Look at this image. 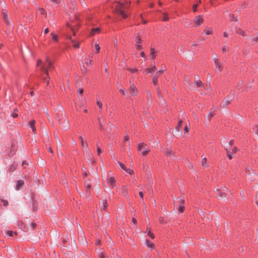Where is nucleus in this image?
<instances>
[{
	"mask_svg": "<svg viewBox=\"0 0 258 258\" xmlns=\"http://www.w3.org/2000/svg\"><path fill=\"white\" fill-rule=\"evenodd\" d=\"M243 82L242 81H239L238 83V85H237V86L236 89L240 90L239 86L240 85H242L243 84Z\"/></svg>",
	"mask_w": 258,
	"mask_h": 258,
	"instance_id": "49",
	"label": "nucleus"
},
{
	"mask_svg": "<svg viewBox=\"0 0 258 258\" xmlns=\"http://www.w3.org/2000/svg\"><path fill=\"white\" fill-rule=\"evenodd\" d=\"M108 182L112 186H114L113 184L115 183V178L113 177H110L108 179Z\"/></svg>",
	"mask_w": 258,
	"mask_h": 258,
	"instance_id": "28",
	"label": "nucleus"
},
{
	"mask_svg": "<svg viewBox=\"0 0 258 258\" xmlns=\"http://www.w3.org/2000/svg\"><path fill=\"white\" fill-rule=\"evenodd\" d=\"M35 120H34V119L31 120L30 121V126H35V125H34V124H35Z\"/></svg>",
	"mask_w": 258,
	"mask_h": 258,
	"instance_id": "59",
	"label": "nucleus"
},
{
	"mask_svg": "<svg viewBox=\"0 0 258 258\" xmlns=\"http://www.w3.org/2000/svg\"><path fill=\"white\" fill-rule=\"evenodd\" d=\"M95 48L96 50V52H99L100 49V47L98 44H95Z\"/></svg>",
	"mask_w": 258,
	"mask_h": 258,
	"instance_id": "43",
	"label": "nucleus"
},
{
	"mask_svg": "<svg viewBox=\"0 0 258 258\" xmlns=\"http://www.w3.org/2000/svg\"><path fill=\"white\" fill-rule=\"evenodd\" d=\"M235 30L237 34H239L242 36H245L246 35L245 32L240 28H235Z\"/></svg>",
	"mask_w": 258,
	"mask_h": 258,
	"instance_id": "17",
	"label": "nucleus"
},
{
	"mask_svg": "<svg viewBox=\"0 0 258 258\" xmlns=\"http://www.w3.org/2000/svg\"><path fill=\"white\" fill-rule=\"evenodd\" d=\"M165 154L166 155L167 157H170L172 155V151L169 149H166L165 151Z\"/></svg>",
	"mask_w": 258,
	"mask_h": 258,
	"instance_id": "27",
	"label": "nucleus"
},
{
	"mask_svg": "<svg viewBox=\"0 0 258 258\" xmlns=\"http://www.w3.org/2000/svg\"><path fill=\"white\" fill-rule=\"evenodd\" d=\"M127 70L128 71H130L131 73H135L138 71V70L137 68H134V69L128 68Z\"/></svg>",
	"mask_w": 258,
	"mask_h": 258,
	"instance_id": "37",
	"label": "nucleus"
},
{
	"mask_svg": "<svg viewBox=\"0 0 258 258\" xmlns=\"http://www.w3.org/2000/svg\"><path fill=\"white\" fill-rule=\"evenodd\" d=\"M97 151L98 155H100L102 152L101 149L99 147H97Z\"/></svg>",
	"mask_w": 258,
	"mask_h": 258,
	"instance_id": "60",
	"label": "nucleus"
},
{
	"mask_svg": "<svg viewBox=\"0 0 258 258\" xmlns=\"http://www.w3.org/2000/svg\"><path fill=\"white\" fill-rule=\"evenodd\" d=\"M229 50V47L228 46L225 45L222 48V51L223 52H226Z\"/></svg>",
	"mask_w": 258,
	"mask_h": 258,
	"instance_id": "42",
	"label": "nucleus"
},
{
	"mask_svg": "<svg viewBox=\"0 0 258 258\" xmlns=\"http://www.w3.org/2000/svg\"><path fill=\"white\" fill-rule=\"evenodd\" d=\"M56 118L59 121V123H60V122H62L63 121V119H62V116L61 114L59 115L58 114H57Z\"/></svg>",
	"mask_w": 258,
	"mask_h": 258,
	"instance_id": "40",
	"label": "nucleus"
},
{
	"mask_svg": "<svg viewBox=\"0 0 258 258\" xmlns=\"http://www.w3.org/2000/svg\"><path fill=\"white\" fill-rule=\"evenodd\" d=\"M229 19L231 21H237V20H235V17H234L233 14H230L229 15Z\"/></svg>",
	"mask_w": 258,
	"mask_h": 258,
	"instance_id": "46",
	"label": "nucleus"
},
{
	"mask_svg": "<svg viewBox=\"0 0 258 258\" xmlns=\"http://www.w3.org/2000/svg\"><path fill=\"white\" fill-rule=\"evenodd\" d=\"M178 209L180 212L183 213L184 210V205H179Z\"/></svg>",
	"mask_w": 258,
	"mask_h": 258,
	"instance_id": "34",
	"label": "nucleus"
},
{
	"mask_svg": "<svg viewBox=\"0 0 258 258\" xmlns=\"http://www.w3.org/2000/svg\"><path fill=\"white\" fill-rule=\"evenodd\" d=\"M18 165L16 163H13L10 166L7 167V171L9 172H11L15 170L17 168Z\"/></svg>",
	"mask_w": 258,
	"mask_h": 258,
	"instance_id": "13",
	"label": "nucleus"
},
{
	"mask_svg": "<svg viewBox=\"0 0 258 258\" xmlns=\"http://www.w3.org/2000/svg\"><path fill=\"white\" fill-rule=\"evenodd\" d=\"M39 10L40 11L41 15H44L46 14V12L44 9L41 8L39 9Z\"/></svg>",
	"mask_w": 258,
	"mask_h": 258,
	"instance_id": "41",
	"label": "nucleus"
},
{
	"mask_svg": "<svg viewBox=\"0 0 258 258\" xmlns=\"http://www.w3.org/2000/svg\"><path fill=\"white\" fill-rule=\"evenodd\" d=\"M237 150V148L236 147H234L233 148V149H232V152H231L234 154V153L236 152Z\"/></svg>",
	"mask_w": 258,
	"mask_h": 258,
	"instance_id": "63",
	"label": "nucleus"
},
{
	"mask_svg": "<svg viewBox=\"0 0 258 258\" xmlns=\"http://www.w3.org/2000/svg\"><path fill=\"white\" fill-rule=\"evenodd\" d=\"M24 184V182L23 180H18L16 184L15 189L16 190H19L21 187Z\"/></svg>",
	"mask_w": 258,
	"mask_h": 258,
	"instance_id": "15",
	"label": "nucleus"
},
{
	"mask_svg": "<svg viewBox=\"0 0 258 258\" xmlns=\"http://www.w3.org/2000/svg\"><path fill=\"white\" fill-rule=\"evenodd\" d=\"M7 234L9 237H12L13 236L14 234L16 235L17 233L16 232L14 233L13 231H8L7 232Z\"/></svg>",
	"mask_w": 258,
	"mask_h": 258,
	"instance_id": "32",
	"label": "nucleus"
},
{
	"mask_svg": "<svg viewBox=\"0 0 258 258\" xmlns=\"http://www.w3.org/2000/svg\"><path fill=\"white\" fill-rule=\"evenodd\" d=\"M245 172L247 174L248 176V178L250 180L253 181L254 180V178L253 177H251L250 175L251 173L252 174V175L254 176H256V174L255 172L250 167H247L245 168Z\"/></svg>",
	"mask_w": 258,
	"mask_h": 258,
	"instance_id": "7",
	"label": "nucleus"
},
{
	"mask_svg": "<svg viewBox=\"0 0 258 258\" xmlns=\"http://www.w3.org/2000/svg\"><path fill=\"white\" fill-rule=\"evenodd\" d=\"M2 16L3 18V20L4 22L8 27V29L10 30H12L14 28L13 26L12 25L10 21V19L8 14V12L5 9H3L2 11Z\"/></svg>",
	"mask_w": 258,
	"mask_h": 258,
	"instance_id": "2",
	"label": "nucleus"
},
{
	"mask_svg": "<svg viewBox=\"0 0 258 258\" xmlns=\"http://www.w3.org/2000/svg\"><path fill=\"white\" fill-rule=\"evenodd\" d=\"M146 146L147 145L143 142L140 143L138 146V151L139 152L141 151L143 149V148Z\"/></svg>",
	"mask_w": 258,
	"mask_h": 258,
	"instance_id": "22",
	"label": "nucleus"
},
{
	"mask_svg": "<svg viewBox=\"0 0 258 258\" xmlns=\"http://www.w3.org/2000/svg\"><path fill=\"white\" fill-rule=\"evenodd\" d=\"M213 29L212 28H206L204 30V33L206 35H210L212 33Z\"/></svg>",
	"mask_w": 258,
	"mask_h": 258,
	"instance_id": "21",
	"label": "nucleus"
},
{
	"mask_svg": "<svg viewBox=\"0 0 258 258\" xmlns=\"http://www.w3.org/2000/svg\"><path fill=\"white\" fill-rule=\"evenodd\" d=\"M98 121H99V126H100V129L101 130H103V126H102V124L101 122V120H100V118H98Z\"/></svg>",
	"mask_w": 258,
	"mask_h": 258,
	"instance_id": "54",
	"label": "nucleus"
},
{
	"mask_svg": "<svg viewBox=\"0 0 258 258\" xmlns=\"http://www.w3.org/2000/svg\"><path fill=\"white\" fill-rule=\"evenodd\" d=\"M130 175H132L134 173V171L131 169H127V171H125Z\"/></svg>",
	"mask_w": 258,
	"mask_h": 258,
	"instance_id": "51",
	"label": "nucleus"
},
{
	"mask_svg": "<svg viewBox=\"0 0 258 258\" xmlns=\"http://www.w3.org/2000/svg\"><path fill=\"white\" fill-rule=\"evenodd\" d=\"M252 41L254 43H256L258 42V32H257L256 35L255 37L252 38Z\"/></svg>",
	"mask_w": 258,
	"mask_h": 258,
	"instance_id": "35",
	"label": "nucleus"
},
{
	"mask_svg": "<svg viewBox=\"0 0 258 258\" xmlns=\"http://www.w3.org/2000/svg\"><path fill=\"white\" fill-rule=\"evenodd\" d=\"M149 152H150V149H149V148L148 147L142 152V155L143 156H145L147 154H148Z\"/></svg>",
	"mask_w": 258,
	"mask_h": 258,
	"instance_id": "33",
	"label": "nucleus"
},
{
	"mask_svg": "<svg viewBox=\"0 0 258 258\" xmlns=\"http://www.w3.org/2000/svg\"><path fill=\"white\" fill-rule=\"evenodd\" d=\"M17 150V146L15 144H13L11 146V148L10 152L8 153L9 156H13L15 154Z\"/></svg>",
	"mask_w": 258,
	"mask_h": 258,
	"instance_id": "12",
	"label": "nucleus"
},
{
	"mask_svg": "<svg viewBox=\"0 0 258 258\" xmlns=\"http://www.w3.org/2000/svg\"><path fill=\"white\" fill-rule=\"evenodd\" d=\"M193 22H194L196 26H199L202 24L204 22V19L203 15H199L198 16H196L195 17Z\"/></svg>",
	"mask_w": 258,
	"mask_h": 258,
	"instance_id": "8",
	"label": "nucleus"
},
{
	"mask_svg": "<svg viewBox=\"0 0 258 258\" xmlns=\"http://www.w3.org/2000/svg\"><path fill=\"white\" fill-rule=\"evenodd\" d=\"M155 71V64L154 63V66L151 68H147L145 70V72L148 74H152Z\"/></svg>",
	"mask_w": 258,
	"mask_h": 258,
	"instance_id": "18",
	"label": "nucleus"
},
{
	"mask_svg": "<svg viewBox=\"0 0 258 258\" xmlns=\"http://www.w3.org/2000/svg\"><path fill=\"white\" fill-rule=\"evenodd\" d=\"M147 97L148 100H149V99L152 100V99H151L152 95H151V93L149 91H148L147 92Z\"/></svg>",
	"mask_w": 258,
	"mask_h": 258,
	"instance_id": "44",
	"label": "nucleus"
},
{
	"mask_svg": "<svg viewBox=\"0 0 258 258\" xmlns=\"http://www.w3.org/2000/svg\"><path fill=\"white\" fill-rule=\"evenodd\" d=\"M92 63H93V60L92 59L90 60V61L89 62H88V61L85 62V64L87 66L90 65L91 66V67H92Z\"/></svg>",
	"mask_w": 258,
	"mask_h": 258,
	"instance_id": "50",
	"label": "nucleus"
},
{
	"mask_svg": "<svg viewBox=\"0 0 258 258\" xmlns=\"http://www.w3.org/2000/svg\"><path fill=\"white\" fill-rule=\"evenodd\" d=\"M199 76L197 75L195 76V85L197 87H201L203 86L204 84L199 79Z\"/></svg>",
	"mask_w": 258,
	"mask_h": 258,
	"instance_id": "11",
	"label": "nucleus"
},
{
	"mask_svg": "<svg viewBox=\"0 0 258 258\" xmlns=\"http://www.w3.org/2000/svg\"><path fill=\"white\" fill-rule=\"evenodd\" d=\"M234 97V93L231 92L230 93V94L226 97L225 101L223 102V105H225V106L228 105L230 103V102L232 101Z\"/></svg>",
	"mask_w": 258,
	"mask_h": 258,
	"instance_id": "6",
	"label": "nucleus"
},
{
	"mask_svg": "<svg viewBox=\"0 0 258 258\" xmlns=\"http://www.w3.org/2000/svg\"><path fill=\"white\" fill-rule=\"evenodd\" d=\"M198 4H195L193 5L192 10L194 12H197V11Z\"/></svg>",
	"mask_w": 258,
	"mask_h": 258,
	"instance_id": "53",
	"label": "nucleus"
},
{
	"mask_svg": "<svg viewBox=\"0 0 258 258\" xmlns=\"http://www.w3.org/2000/svg\"><path fill=\"white\" fill-rule=\"evenodd\" d=\"M162 19L163 21H167L168 20V17L167 16L164 15Z\"/></svg>",
	"mask_w": 258,
	"mask_h": 258,
	"instance_id": "57",
	"label": "nucleus"
},
{
	"mask_svg": "<svg viewBox=\"0 0 258 258\" xmlns=\"http://www.w3.org/2000/svg\"><path fill=\"white\" fill-rule=\"evenodd\" d=\"M11 115H12V116L13 118H16V117H18V114L17 113H16L13 112V113H12L11 114Z\"/></svg>",
	"mask_w": 258,
	"mask_h": 258,
	"instance_id": "62",
	"label": "nucleus"
},
{
	"mask_svg": "<svg viewBox=\"0 0 258 258\" xmlns=\"http://www.w3.org/2000/svg\"><path fill=\"white\" fill-rule=\"evenodd\" d=\"M124 7V5L120 2H117L116 4V11L117 13L123 19H125L128 17V14L125 13L123 11Z\"/></svg>",
	"mask_w": 258,
	"mask_h": 258,
	"instance_id": "3",
	"label": "nucleus"
},
{
	"mask_svg": "<svg viewBox=\"0 0 258 258\" xmlns=\"http://www.w3.org/2000/svg\"><path fill=\"white\" fill-rule=\"evenodd\" d=\"M119 92L122 94V95H124L125 94V90L124 89H119Z\"/></svg>",
	"mask_w": 258,
	"mask_h": 258,
	"instance_id": "64",
	"label": "nucleus"
},
{
	"mask_svg": "<svg viewBox=\"0 0 258 258\" xmlns=\"http://www.w3.org/2000/svg\"><path fill=\"white\" fill-rule=\"evenodd\" d=\"M118 163H119V166H120V167L124 171H127V168H126V167L125 166V165L121 163V162H118Z\"/></svg>",
	"mask_w": 258,
	"mask_h": 258,
	"instance_id": "38",
	"label": "nucleus"
},
{
	"mask_svg": "<svg viewBox=\"0 0 258 258\" xmlns=\"http://www.w3.org/2000/svg\"><path fill=\"white\" fill-rule=\"evenodd\" d=\"M178 200V203H179V205H183L185 201L184 199V197H178L177 199Z\"/></svg>",
	"mask_w": 258,
	"mask_h": 258,
	"instance_id": "25",
	"label": "nucleus"
},
{
	"mask_svg": "<svg viewBox=\"0 0 258 258\" xmlns=\"http://www.w3.org/2000/svg\"><path fill=\"white\" fill-rule=\"evenodd\" d=\"M103 206H101V208L102 210H105V209L107 208V201L106 200H104L103 201Z\"/></svg>",
	"mask_w": 258,
	"mask_h": 258,
	"instance_id": "31",
	"label": "nucleus"
},
{
	"mask_svg": "<svg viewBox=\"0 0 258 258\" xmlns=\"http://www.w3.org/2000/svg\"><path fill=\"white\" fill-rule=\"evenodd\" d=\"M85 187L87 189V190H88L91 188V184L89 183H85Z\"/></svg>",
	"mask_w": 258,
	"mask_h": 258,
	"instance_id": "52",
	"label": "nucleus"
},
{
	"mask_svg": "<svg viewBox=\"0 0 258 258\" xmlns=\"http://www.w3.org/2000/svg\"><path fill=\"white\" fill-rule=\"evenodd\" d=\"M97 104L99 108H102V102H101V100L100 99L97 100Z\"/></svg>",
	"mask_w": 258,
	"mask_h": 258,
	"instance_id": "45",
	"label": "nucleus"
},
{
	"mask_svg": "<svg viewBox=\"0 0 258 258\" xmlns=\"http://www.w3.org/2000/svg\"><path fill=\"white\" fill-rule=\"evenodd\" d=\"M147 235L152 239H154L155 237L154 234L152 232H151L150 231H149L148 232Z\"/></svg>",
	"mask_w": 258,
	"mask_h": 258,
	"instance_id": "39",
	"label": "nucleus"
},
{
	"mask_svg": "<svg viewBox=\"0 0 258 258\" xmlns=\"http://www.w3.org/2000/svg\"><path fill=\"white\" fill-rule=\"evenodd\" d=\"M79 139H80L81 141V144H82V145L83 147H85V143H84V142L83 141V137L80 136L79 137Z\"/></svg>",
	"mask_w": 258,
	"mask_h": 258,
	"instance_id": "48",
	"label": "nucleus"
},
{
	"mask_svg": "<svg viewBox=\"0 0 258 258\" xmlns=\"http://www.w3.org/2000/svg\"><path fill=\"white\" fill-rule=\"evenodd\" d=\"M183 25L184 26L187 28L192 27V22H183Z\"/></svg>",
	"mask_w": 258,
	"mask_h": 258,
	"instance_id": "30",
	"label": "nucleus"
},
{
	"mask_svg": "<svg viewBox=\"0 0 258 258\" xmlns=\"http://www.w3.org/2000/svg\"><path fill=\"white\" fill-rule=\"evenodd\" d=\"M51 2L58 4L60 3V0H49Z\"/></svg>",
	"mask_w": 258,
	"mask_h": 258,
	"instance_id": "61",
	"label": "nucleus"
},
{
	"mask_svg": "<svg viewBox=\"0 0 258 258\" xmlns=\"http://www.w3.org/2000/svg\"><path fill=\"white\" fill-rule=\"evenodd\" d=\"M136 41L137 43L136 45L137 49L138 50H141L142 48V45L140 44L142 42L141 38L139 37H137Z\"/></svg>",
	"mask_w": 258,
	"mask_h": 258,
	"instance_id": "14",
	"label": "nucleus"
},
{
	"mask_svg": "<svg viewBox=\"0 0 258 258\" xmlns=\"http://www.w3.org/2000/svg\"><path fill=\"white\" fill-rule=\"evenodd\" d=\"M214 61L215 64V67L217 71L220 72L222 70V67L220 61L216 58L214 59Z\"/></svg>",
	"mask_w": 258,
	"mask_h": 258,
	"instance_id": "10",
	"label": "nucleus"
},
{
	"mask_svg": "<svg viewBox=\"0 0 258 258\" xmlns=\"http://www.w3.org/2000/svg\"><path fill=\"white\" fill-rule=\"evenodd\" d=\"M182 125V120H179L177 125L175 126V130L177 132L181 133L182 130H180Z\"/></svg>",
	"mask_w": 258,
	"mask_h": 258,
	"instance_id": "16",
	"label": "nucleus"
},
{
	"mask_svg": "<svg viewBox=\"0 0 258 258\" xmlns=\"http://www.w3.org/2000/svg\"><path fill=\"white\" fill-rule=\"evenodd\" d=\"M201 163L203 166L204 167H208V164L207 163L206 158H204L202 159Z\"/></svg>",
	"mask_w": 258,
	"mask_h": 258,
	"instance_id": "26",
	"label": "nucleus"
},
{
	"mask_svg": "<svg viewBox=\"0 0 258 258\" xmlns=\"http://www.w3.org/2000/svg\"><path fill=\"white\" fill-rule=\"evenodd\" d=\"M150 50H151V54H150V59H153L156 57V55L155 54V51L154 50V48H153L152 47H151Z\"/></svg>",
	"mask_w": 258,
	"mask_h": 258,
	"instance_id": "20",
	"label": "nucleus"
},
{
	"mask_svg": "<svg viewBox=\"0 0 258 258\" xmlns=\"http://www.w3.org/2000/svg\"><path fill=\"white\" fill-rule=\"evenodd\" d=\"M100 32V28H92L91 30V35H94L96 33H99Z\"/></svg>",
	"mask_w": 258,
	"mask_h": 258,
	"instance_id": "24",
	"label": "nucleus"
},
{
	"mask_svg": "<svg viewBox=\"0 0 258 258\" xmlns=\"http://www.w3.org/2000/svg\"><path fill=\"white\" fill-rule=\"evenodd\" d=\"M83 93V89L82 88H79L78 91V94L79 95H82Z\"/></svg>",
	"mask_w": 258,
	"mask_h": 258,
	"instance_id": "58",
	"label": "nucleus"
},
{
	"mask_svg": "<svg viewBox=\"0 0 258 258\" xmlns=\"http://www.w3.org/2000/svg\"><path fill=\"white\" fill-rule=\"evenodd\" d=\"M0 200H1V203L3 202V204H4V206H7L9 204V202L7 200H5L4 199H2L0 198Z\"/></svg>",
	"mask_w": 258,
	"mask_h": 258,
	"instance_id": "36",
	"label": "nucleus"
},
{
	"mask_svg": "<svg viewBox=\"0 0 258 258\" xmlns=\"http://www.w3.org/2000/svg\"><path fill=\"white\" fill-rule=\"evenodd\" d=\"M51 35L52 36V39H53V40L55 42H57L58 41L57 35L53 33H51Z\"/></svg>",
	"mask_w": 258,
	"mask_h": 258,
	"instance_id": "29",
	"label": "nucleus"
},
{
	"mask_svg": "<svg viewBox=\"0 0 258 258\" xmlns=\"http://www.w3.org/2000/svg\"><path fill=\"white\" fill-rule=\"evenodd\" d=\"M164 71H165V70L161 69L160 70L158 71L154 76H153L152 82H153V85L155 86H157L158 84V79L159 78V75L160 74H162Z\"/></svg>",
	"mask_w": 258,
	"mask_h": 258,
	"instance_id": "4",
	"label": "nucleus"
},
{
	"mask_svg": "<svg viewBox=\"0 0 258 258\" xmlns=\"http://www.w3.org/2000/svg\"><path fill=\"white\" fill-rule=\"evenodd\" d=\"M147 246L148 248H153V246H154V244L153 243H150V242H149L147 244Z\"/></svg>",
	"mask_w": 258,
	"mask_h": 258,
	"instance_id": "55",
	"label": "nucleus"
},
{
	"mask_svg": "<svg viewBox=\"0 0 258 258\" xmlns=\"http://www.w3.org/2000/svg\"><path fill=\"white\" fill-rule=\"evenodd\" d=\"M184 130L185 132H187L189 131V130H190V126H189V125H185L184 127Z\"/></svg>",
	"mask_w": 258,
	"mask_h": 258,
	"instance_id": "56",
	"label": "nucleus"
},
{
	"mask_svg": "<svg viewBox=\"0 0 258 258\" xmlns=\"http://www.w3.org/2000/svg\"><path fill=\"white\" fill-rule=\"evenodd\" d=\"M225 151H226V153H227V157L229 159H232L233 157V153H232V152H230L229 151V150H228V148L227 147H225Z\"/></svg>",
	"mask_w": 258,
	"mask_h": 258,
	"instance_id": "19",
	"label": "nucleus"
},
{
	"mask_svg": "<svg viewBox=\"0 0 258 258\" xmlns=\"http://www.w3.org/2000/svg\"><path fill=\"white\" fill-rule=\"evenodd\" d=\"M40 66V70L41 72H43L45 74L46 77L43 78L44 82L46 83L47 85L49 84V74H48V69H51L52 67V62L49 59L48 57H46L45 62H42V60L38 59L36 63V67H39Z\"/></svg>",
	"mask_w": 258,
	"mask_h": 258,
	"instance_id": "1",
	"label": "nucleus"
},
{
	"mask_svg": "<svg viewBox=\"0 0 258 258\" xmlns=\"http://www.w3.org/2000/svg\"><path fill=\"white\" fill-rule=\"evenodd\" d=\"M62 119L63 121L62 122H60V124L62 126V128L67 130L69 128L70 126L69 122L68 119L66 117V115L64 114H61Z\"/></svg>",
	"mask_w": 258,
	"mask_h": 258,
	"instance_id": "5",
	"label": "nucleus"
},
{
	"mask_svg": "<svg viewBox=\"0 0 258 258\" xmlns=\"http://www.w3.org/2000/svg\"><path fill=\"white\" fill-rule=\"evenodd\" d=\"M121 191H122V193L124 195V196L126 198H128V197L127 196V192L126 191V188L125 186H124V185L122 186V188H121Z\"/></svg>",
	"mask_w": 258,
	"mask_h": 258,
	"instance_id": "23",
	"label": "nucleus"
},
{
	"mask_svg": "<svg viewBox=\"0 0 258 258\" xmlns=\"http://www.w3.org/2000/svg\"><path fill=\"white\" fill-rule=\"evenodd\" d=\"M253 131L256 134L258 135V124H256L253 127Z\"/></svg>",
	"mask_w": 258,
	"mask_h": 258,
	"instance_id": "47",
	"label": "nucleus"
},
{
	"mask_svg": "<svg viewBox=\"0 0 258 258\" xmlns=\"http://www.w3.org/2000/svg\"><path fill=\"white\" fill-rule=\"evenodd\" d=\"M130 91L131 93L132 96H134L137 94L138 90L134 84H132L131 85L130 87Z\"/></svg>",
	"mask_w": 258,
	"mask_h": 258,
	"instance_id": "9",
	"label": "nucleus"
}]
</instances>
